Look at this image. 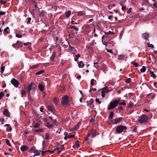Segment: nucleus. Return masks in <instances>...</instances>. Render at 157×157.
Returning a JSON list of instances; mask_svg holds the SVG:
<instances>
[{"label":"nucleus","instance_id":"1","mask_svg":"<svg viewBox=\"0 0 157 157\" xmlns=\"http://www.w3.org/2000/svg\"><path fill=\"white\" fill-rule=\"evenodd\" d=\"M120 99L117 98L114 100L112 101L109 104L107 109L108 110H111L115 108L118 105Z\"/></svg>","mask_w":157,"mask_h":157},{"label":"nucleus","instance_id":"2","mask_svg":"<svg viewBox=\"0 0 157 157\" xmlns=\"http://www.w3.org/2000/svg\"><path fill=\"white\" fill-rule=\"evenodd\" d=\"M36 87V84L33 82H31L28 84L27 91L29 95H30V92L31 91H35Z\"/></svg>","mask_w":157,"mask_h":157},{"label":"nucleus","instance_id":"3","mask_svg":"<svg viewBox=\"0 0 157 157\" xmlns=\"http://www.w3.org/2000/svg\"><path fill=\"white\" fill-rule=\"evenodd\" d=\"M148 120L147 116L145 114H143L138 118L137 121L140 123L143 124L147 122Z\"/></svg>","mask_w":157,"mask_h":157},{"label":"nucleus","instance_id":"4","mask_svg":"<svg viewBox=\"0 0 157 157\" xmlns=\"http://www.w3.org/2000/svg\"><path fill=\"white\" fill-rule=\"evenodd\" d=\"M127 127L123 125L118 126L116 128V131L118 133H121L122 132H126Z\"/></svg>","mask_w":157,"mask_h":157},{"label":"nucleus","instance_id":"5","mask_svg":"<svg viewBox=\"0 0 157 157\" xmlns=\"http://www.w3.org/2000/svg\"><path fill=\"white\" fill-rule=\"evenodd\" d=\"M69 102V98L68 96H65L62 98L61 103L64 106H67Z\"/></svg>","mask_w":157,"mask_h":157},{"label":"nucleus","instance_id":"6","mask_svg":"<svg viewBox=\"0 0 157 157\" xmlns=\"http://www.w3.org/2000/svg\"><path fill=\"white\" fill-rule=\"evenodd\" d=\"M122 117H120L113 120H111V122H110V123L113 124H117L121 121H122Z\"/></svg>","mask_w":157,"mask_h":157},{"label":"nucleus","instance_id":"7","mask_svg":"<svg viewBox=\"0 0 157 157\" xmlns=\"http://www.w3.org/2000/svg\"><path fill=\"white\" fill-rule=\"evenodd\" d=\"M11 82L16 87H18L20 84L19 82L15 78L12 79Z\"/></svg>","mask_w":157,"mask_h":157},{"label":"nucleus","instance_id":"8","mask_svg":"<svg viewBox=\"0 0 157 157\" xmlns=\"http://www.w3.org/2000/svg\"><path fill=\"white\" fill-rule=\"evenodd\" d=\"M93 102L94 100L92 98H91L89 101H87V106H89V107L92 108V105Z\"/></svg>","mask_w":157,"mask_h":157},{"label":"nucleus","instance_id":"9","mask_svg":"<svg viewBox=\"0 0 157 157\" xmlns=\"http://www.w3.org/2000/svg\"><path fill=\"white\" fill-rule=\"evenodd\" d=\"M106 88H103L101 90V95L102 98H104L105 97V94L106 93Z\"/></svg>","mask_w":157,"mask_h":157},{"label":"nucleus","instance_id":"10","mask_svg":"<svg viewBox=\"0 0 157 157\" xmlns=\"http://www.w3.org/2000/svg\"><path fill=\"white\" fill-rule=\"evenodd\" d=\"M21 45V44L20 42L17 41L16 44H13L12 46L13 47L16 48L20 47Z\"/></svg>","mask_w":157,"mask_h":157},{"label":"nucleus","instance_id":"11","mask_svg":"<svg viewBox=\"0 0 157 157\" xmlns=\"http://www.w3.org/2000/svg\"><path fill=\"white\" fill-rule=\"evenodd\" d=\"M3 114L6 117H10V113L9 111L6 109L4 110Z\"/></svg>","mask_w":157,"mask_h":157},{"label":"nucleus","instance_id":"12","mask_svg":"<svg viewBox=\"0 0 157 157\" xmlns=\"http://www.w3.org/2000/svg\"><path fill=\"white\" fill-rule=\"evenodd\" d=\"M38 88L41 91H43L44 90V85L42 84H39L38 85Z\"/></svg>","mask_w":157,"mask_h":157},{"label":"nucleus","instance_id":"13","mask_svg":"<svg viewBox=\"0 0 157 157\" xmlns=\"http://www.w3.org/2000/svg\"><path fill=\"white\" fill-rule=\"evenodd\" d=\"M28 147L25 145H22L21 147V150L23 151H26L28 149Z\"/></svg>","mask_w":157,"mask_h":157},{"label":"nucleus","instance_id":"14","mask_svg":"<svg viewBox=\"0 0 157 157\" xmlns=\"http://www.w3.org/2000/svg\"><path fill=\"white\" fill-rule=\"evenodd\" d=\"M48 109L49 110L52 111L53 113H54L55 111V109L51 105H49L48 107Z\"/></svg>","mask_w":157,"mask_h":157},{"label":"nucleus","instance_id":"15","mask_svg":"<svg viewBox=\"0 0 157 157\" xmlns=\"http://www.w3.org/2000/svg\"><path fill=\"white\" fill-rule=\"evenodd\" d=\"M143 37L145 40H147L148 39L149 36V35L148 33H145L143 34Z\"/></svg>","mask_w":157,"mask_h":157},{"label":"nucleus","instance_id":"16","mask_svg":"<svg viewBox=\"0 0 157 157\" xmlns=\"http://www.w3.org/2000/svg\"><path fill=\"white\" fill-rule=\"evenodd\" d=\"M45 126L49 128H51L52 127L53 125L49 122H47L45 125Z\"/></svg>","mask_w":157,"mask_h":157},{"label":"nucleus","instance_id":"17","mask_svg":"<svg viewBox=\"0 0 157 157\" xmlns=\"http://www.w3.org/2000/svg\"><path fill=\"white\" fill-rule=\"evenodd\" d=\"M50 137V134L48 132L46 133L44 135L45 139L46 140H48Z\"/></svg>","mask_w":157,"mask_h":157},{"label":"nucleus","instance_id":"18","mask_svg":"<svg viewBox=\"0 0 157 157\" xmlns=\"http://www.w3.org/2000/svg\"><path fill=\"white\" fill-rule=\"evenodd\" d=\"M59 148H57L55 149H54L53 151H52L51 152L52 153H54L55 152L57 153H60L61 152V151L59 150Z\"/></svg>","mask_w":157,"mask_h":157},{"label":"nucleus","instance_id":"19","mask_svg":"<svg viewBox=\"0 0 157 157\" xmlns=\"http://www.w3.org/2000/svg\"><path fill=\"white\" fill-rule=\"evenodd\" d=\"M33 131L35 133H37L43 132L44 130L42 128H40L38 129H34Z\"/></svg>","mask_w":157,"mask_h":157},{"label":"nucleus","instance_id":"20","mask_svg":"<svg viewBox=\"0 0 157 157\" xmlns=\"http://www.w3.org/2000/svg\"><path fill=\"white\" fill-rule=\"evenodd\" d=\"M114 114V113L113 112H111L110 113L109 116V118L110 120V122H111V120H112V118L113 117Z\"/></svg>","mask_w":157,"mask_h":157},{"label":"nucleus","instance_id":"21","mask_svg":"<svg viewBox=\"0 0 157 157\" xmlns=\"http://www.w3.org/2000/svg\"><path fill=\"white\" fill-rule=\"evenodd\" d=\"M71 14V12L68 10L67 12H66L65 13V16L67 18H68Z\"/></svg>","mask_w":157,"mask_h":157},{"label":"nucleus","instance_id":"22","mask_svg":"<svg viewBox=\"0 0 157 157\" xmlns=\"http://www.w3.org/2000/svg\"><path fill=\"white\" fill-rule=\"evenodd\" d=\"M53 101L56 104H58L59 101V98H55L53 99Z\"/></svg>","mask_w":157,"mask_h":157},{"label":"nucleus","instance_id":"23","mask_svg":"<svg viewBox=\"0 0 157 157\" xmlns=\"http://www.w3.org/2000/svg\"><path fill=\"white\" fill-rule=\"evenodd\" d=\"M90 133L92 134L93 137L97 135V132L95 130H92Z\"/></svg>","mask_w":157,"mask_h":157},{"label":"nucleus","instance_id":"24","mask_svg":"<svg viewBox=\"0 0 157 157\" xmlns=\"http://www.w3.org/2000/svg\"><path fill=\"white\" fill-rule=\"evenodd\" d=\"M34 153L35 155L34 156H38L40 155V151L37 150H36L34 151Z\"/></svg>","mask_w":157,"mask_h":157},{"label":"nucleus","instance_id":"25","mask_svg":"<svg viewBox=\"0 0 157 157\" xmlns=\"http://www.w3.org/2000/svg\"><path fill=\"white\" fill-rule=\"evenodd\" d=\"M84 66V64L83 63L82 61H80V63L78 64V66L79 68H82Z\"/></svg>","mask_w":157,"mask_h":157},{"label":"nucleus","instance_id":"26","mask_svg":"<svg viewBox=\"0 0 157 157\" xmlns=\"http://www.w3.org/2000/svg\"><path fill=\"white\" fill-rule=\"evenodd\" d=\"M105 34L107 36L108 35H113L114 34V33L113 32H112L111 31H109L108 32H105Z\"/></svg>","mask_w":157,"mask_h":157},{"label":"nucleus","instance_id":"27","mask_svg":"<svg viewBox=\"0 0 157 157\" xmlns=\"http://www.w3.org/2000/svg\"><path fill=\"white\" fill-rule=\"evenodd\" d=\"M150 74H151V77H152L154 78H155L156 77V75L154 74L153 72L150 71Z\"/></svg>","mask_w":157,"mask_h":157},{"label":"nucleus","instance_id":"28","mask_svg":"<svg viewBox=\"0 0 157 157\" xmlns=\"http://www.w3.org/2000/svg\"><path fill=\"white\" fill-rule=\"evenodd\" d=\"M40 126V124L38 123H35L33 125V127L34 128H38Z\"/></svg>","mask_w":157,"mask_h":157},{"label":"nucleus","instance_id":"29","mask_svg":"<svg viewBox=\"0 0 157 157\" xmlns=\"http://www.w3.org/2000/svg\"><path fill=\"white\" fill-rule=\"evenodd\" d=\"M44 71L43 70H42L41 71H40L36 73V75H40L44 72Z\"/></svg>","mask_w":157,"mask_h":157},{"label":"nucleus","instance_id":"30","mask_svg":"<svg viewBox=\"0 0 157 157\" xmlns=\"http://www.w3.org/2000/svg\"><path fill=\"white\" fill-rule=\"evenodd\" d=\"M140 71L141 72H144L146 71V67L145 66H143L142 68L140 69Z\"/></svg>","mask_w":157,"mask_h":157},{"label":"nucleus","instance_id":"31","mask_svg":"<svg viewBox=\"0 0 157 157\" xmlns=\"http://www.w3.org/2000/svg\"><path fill=\"white\" fill-rule=\"evenodd\" d=\"M56 54L54 53H53L51 57H50V59H51L53 60L55 57Z\"/></svg>","mask_w":157,"mask_h":157},{"label":"nucleus","instance_id":"32","mask_svg":"<svg viewBox=\"0 0 157 157\" xmlns=\"http://www.w3.org/2000/svg\"><path fill=\"white\" fill-rule=\"evenodd\" d=\"M7 2V0H0V3L4 5Z\"/></svg>","mask_w":157,"mask_h":157},{"label":"nucleus","instance_id":"33","mask_svg":"<svg viewBox=\"0 0 157 157\" xmlns=\"http://www.w3.org/2000/svg\"><path fill=\"white\" fill-rule=\"evenodd\" d=\"M120 5L122 6L121 9L122 10L124 11L126 9V6L122 5L121 2H120Z\"/></svg>","mask_w":157,"mask_h":157},{"label":"nucleus","instance_id":"34","mask_svg":"<svg viewBox=\"0 0 157 157\" xmlns=\"http://www.w3.org/2000/svg\"><path fill=\"white\" fill-rule=\"evenodd\" d=\"M80 56V55L79 54H78L75 55L76 58L75 59V61H77L78 59L79 58V57Z\"/></svg>","mask_w":157,"mask_h":157},{"label":"nucleus","instance_id":"35","mask_svg":"<svg viewBox=\"0 0 157 157\" xmlns=\"http://www.w3.org/2000/svg\"><path fill=\"white\" fill-rule=\"evenodd\" d=\"M84 14V13L82 11H80L78 12V16H83Z\"/></svg>","mask_w":157,"mask_h":157},{"label":"nucleus","instance_id":"36","mask_svg":"<svg viewBox=\"0 0 157 157\" xmlns=\"http://www.w3.org/2000/svg\"><path fill=\"white\" fill-rule=\"evenodd\" d=\"M4 95L5 94L3 92H0V99H1L3 96H4Z\"/></svg>","mask_w":157,"mask_h":157},{"label":"nucleus","instance_id":"37","mask_svg":"<svg viewBox=\"0 0 157 157\" xmlns=\"http://www.w3.org/2000/svg\"><path fill=\"white\" fill-rule=\"evenodd\" d=\"M1 74H2L4 72V70H5V67L2 66H2H1Z\"/></svg>","mask_w":157,"mask_h":157},{"label":"nucleus","instance_id":"38","mask_svg":"<svg viewBox=\"0 0 157 157\" xmlns=\"http://www.w3.org/2000/svg\"><path fill=\"white\" fill-rule=\"evenodd\" d=\"M38 66L37 65H33L32 66L30 67V69H33L34 68H36Z\"/></svg>","mask_w":157,"mask_h":157},{"label":"nucleus","instance_id":"39","mask_svg":"<svg viewBox=\"0 0 157 157\" xmlns=\"http://www.w3.org/2000/svg\"><path fill=\"white\" fill-rule=\"evenodd\" d=\"M6 144L10 146L11 145L10 144V141L9 140H8V139H6Z\"/></svg>","mask_w":157,"mask_h":157},{"label":"nucleus","instance_id":"40","mask_svg":"<svg viewBox=\"0 0 157 157\" xmlns=\"http://www.w3.org/2000/svg\"><path fill=\"white\" fill-rule=\"evenodd\" d=\"M131 81V79L128 78L126 80L125 82L127 83H129Z\"/></svg>","mask_w":157,"mask_h":157},{"label":"nucleus","instance_id":"41","mask_svg":"<svg viewBox=\"0 0 157 157\" xmlns=\"http://www.w3.org/2000/svg\"><path fill=\"white\" fill-rule=\"evenodd\" d=\"M9 29V27H6V28L4 29V32L6 33H8L9 32L7 30L8 29Z\"/></svg>","mask_w":157,"mask_h":157},{"label":"nucleus","instance_id":"42","mask_svg":"<svg viewBox=\"0 0 157 157\" xmlns=\"http://www.w3.org/2000/svg\"><path fill=\"white\" fill-rule=\"evenodd\" d=\"M95 101L96 102H98L99 104H100L101 103V101H100L98 98H96Z\"/></svg>","mask_w":157,"mask_h":157},{"label":"nucleus","instance_id":"43","mask_svg":"<svg viewBox=\"0 0 157 157\" xmlns=\"http://www.w3.org/2000/svg\"><path fill=\"white\" fill-rule=\"evenodd\" d=\"M147 45L148 47L149 48L151 47V48H153L154 47V46L152 44H147Z\"/></svg>","mask_w":157,"mask_h":157},{"label":"nucleus","instance_id":"44","mask_svg":"<svg viewBox=\"0 0 157 157\" xmlns=\"http://www.w3.org/2000/svg\"><path fill=\"white\" fill-rule=\"evenodd\" d=\"M26 94V91L24 90H23L21 91V95L22 97H23Z\"/></svg>","mask_w":157,"mask_h":157},{"label":"nucleus","instance_id":"45","mask_svg":"<svg viewBox=\"0 0 157 157\" xmlns=\"http://www.w3.org/2000/svg\"><path fill=\"white\" fill-rule=\"evenodd\" d=\"M132 63L134 65V66L136 67H138V66H139V64L138 63H134V62H132Z\"/></svg>","mask_w":157,"mask_h":157},{"label":"nucleus","instance_id":"46","mask_svg":"<svg viewBox=\"0 0 157 157\" xmlns=\"http://www.w3.org/2000/svg\"><path fill=\"white\" fill-rule=\"evenodd\" d=\"M46 145V142L44 140H43L42 142V145L43 147H45Z\"/></svg>","mask_w":157,"mask_h":157},{"label":"nucleus","instance_id":"47","mask_svg":"<svg viewBox=\"0 0 157 157\" xmlns=\"http://www.w3.org/2000/svg\"><path fill=\"white\" fill-rule=\"evenodd\" d=\"M94 79H91L90 82V84L91 85L93 86L94 85Z\"/></svg>","mask_w":157,"mask_h":157},{"label":"nucleus","instance_id":"48","mask_svg":"<svg viewBox=\"0 0 157 157\" xmlns=\"http://www.w3.org/2000/svg\"><path fill=\"white\" fill-rule=\"evenodd\" d=\"M6 13V12H3L2 11H1L0 12V15H3L5 14Z\"/></svg>","mask_w":157,"mask_h":157},{"label":"nucleus","instance_id":"49","mask_svg":"<svg viewBox=\"0 0 157 157\" xmlns=\"http://www.w3.org/2000/svg\"><path fill=\"white\" fill-rule=\"evenodd\" d=\"M16 37L19 38H21L22 37V36L21 35L17 34H16Z\"/></svg>","mask_w":157,"mask_h":157},{"label":"nucleus","instance_id":"50","mask_svg":"<svg viewBox=\"0 0 157 157\" xmlns=\"http://www.w3.org/2000/svg\"><path fill=\"white\" fill-rule=\"evenodd\" d=\"M119 105H126V103H125V102L124 101H123L122 102H121V103H120L119 104Z\"/></svg>","mask_w":157,"mask_h":157},{"label":"nucleus","instance_id":"51","mask_svg":"<svg viewBox=\"0 0 157 157\" xmlns=\"http://www.w3.org/2000/svg\"><path fill=\"white\" fill-rule=\"evenodd\" d=\"M42 120L43 121H44L45 122H47L48 121V119L46 118H43L42 119Z\"/></svg>","mask_w":157,"mask_h":157},{"label":"nucleus","instance_id":"52","mask_svg":"<svg viewBox=\"0 0 157 157\" xmlns=\"http://www.w3.org/2000/svg\"><path fill=\"white\" fill-rule=\"evenodd\" d=\"M31 17H28V20L27 22V24L30 23V22H31Z\"/></svg>","mask_w":157,"mask_h":157},{"label":"nucleus","instance_id":"53","mask_svg":"<svg viewBox=\"0 0 157 157\" xmlns=\"http://www.w3.org/2000/svg\"><path fill=\"white\" fill-rule=\"evenodd\" d=\"M107 52L110 53H111L112 54L113 53V52L112 50L107 49Z\"/></svg>","mask_w":157,"mask_h":157},{"label":"nucleus","instance_id":"54","mask_svg":"<svg viewBox=\"0 0 157 157\" xmlns=\"http://www.w3.org/2000/svg\"><path fill=\"white\" fill-rule=\"evenodd\" d=\"M48 151H49L48 150H47V151H41V152H42V155H44V153H45L46 152H48Z\"/></svg>","mask_w":157,"mask_h":157},{"label":"nucleus","instance_id":"55","mask_svg":"<svg viewBox=\"0 0 157 157\" xmlns=\"http://www.w3.org/2000/svg\"><path fill=\"white\" fill-rule=\"evenodd\" d=\"M133 105V104L132 103H129L128 105V107H130L132 106Z\"/></svg>","mask_w":157,"mask_h":157},{"label":"nucleus","instance_id":"56","mask_svg":"<svg viewBox=\"0 0 157 157\" xmlns=\"http://www.w3.org/2000/svg\"><path fill=\"white\" fill-rule=\"evenodd\" d=\"M94 67L96 68H97V67L98 66L95 65V64L98 65L99 63L98 62H96V63L94 62Z\"/></svg>","mask_w":157,"mask_h":157},{"label":"nucleus","instance_id":"57","mask_svg":"<svg viewBox=\"0 0 157 157\" xmlns=\"http://www.w3.org/2000/svg\"><path fill=\"white\" fill-rule=\"evenodd\" d=\"M52 122L54 124H57V122L56 120H53V121Z\"/></svg>","mask_w":157,"mask_h":157},{"label":"nucleus","instance_id":"58","mask_svg":"<svg viewBox=\"0 0 157 157\" xmlns=\"http://www.w3.org/2000/svg\"><path fill=\"white\" fill-rule=\"evenodd\" d=\"M75 146H76V147H77V148H78L79 147H80V145L79 144L77 143H76Z\"/></svg>","mask_w":157,"mask_h":157},{"label":"nucleus","instance_id":"59","mask_svg":"<svg viewBox=\"0 0 157 157\" xmlns=\"http://www.w3.org/2000/svg\"><path fill=\"white\" fill-rule=\"evenodd\" d=\"M132 8H130L127 11V13H129L132 11Z\"/></svg>","mask_w":157,"mask_h":157},{"label":"nucleus","instance_id":"60","mask_svg":"<svg viewBox=\"0 0 157 157\" xmlns=\"http://www.w3.org/2000/svg\"><path fill=\"white\" fill-rule=\"evenodd\" d=\"M75 136L74 135H68V138H73Z\"/></svg>","mask_w":157,"mask_h":157},{"label":"nucleus","instance_id":"61","mask_svg":"<svg viewBox=\"0 0 157 157\" xmlns=\"http://www.w3.org/2000/svg\"><path fill=\"white\" fill-rule=\"evenodd\" d=\"M71 23L72 24H77L78 23L77 22H75L73 21H72L71 22Z\"/></svg>","mask_w":157,"mask_h":157},{"label":"nucleus","instance_id":"62","mask_svg":"<svg viewBox=\"0 0 157 157\" xmlns=\"http://www.w3.org/2000/svg\"><path fill=\"white\" fill-rule=\"evenodd\" d=\"M40 111H41L42 112H43V113L44 112V111H43L44 109L43 108L41 107L40 108Z\"/></svg>","mask_w":157,"mask_h":157},{"label":"nucleus","instance_id":"63","mask_svg":"<svg viewBox=\"0 0 157 157\" xmlns=\"http://www.w3.org/2000/svg\"><path fill=\"white\" fill-rule=\"evenodd\" d=\"M122 109H123V108L121 106L119 107L118 108V109L119 111L122 110Z\"/></svg>","mask_w":157,"mask_h":157},{"label":"nucleus","instance_id":"64","mask_svg":"<svg viewBox=\"0 0 157 157\" xmlns=\"http://www.w3.org/2000/svg\"><path fill=\"white\" fill-rule=\"evenodd\" d=\"M4 121V119H2V120H1V119H0V121H1V124H3V121Z\"/></svg>","mask_w":157,"mask_h":157}]
</instances>
